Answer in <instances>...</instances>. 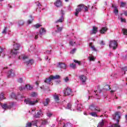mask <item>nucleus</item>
<instances>
[{"mask_svg":"<svg viewBox=\"0 0 127 127\" xmlns=\"http://www.w3.org/2000/svg\"><path fill=\"white\" fill-rule=\"evenodd\" d=\"M122 69H123V70L125 72H126V71H127V66H125V67H123Z\"/></svg>","mask_w":127,"mask_h":127,"instance_id":"50","label":"nucleus"},{"mask_svg":"<svg viewBox=\"0 0 127 127\" xmlns=\"http://www.w3.org/2000/svg\"><path fill=\"white\" fill-rule=\"evenodd\" d=\"M58 79H60V75H56L54 76L51 75L49 78H46L44 82L49 85H51V82L53 81V80H58Z\"/></svg>","mask_w":127,"mask_h":127,"instance_id":"3","label":"nucleus"},{"mask_svg":"<svg viewBox=\"0 0 127 127\" xmlns=\"http://www.w3.org/2000/svg\"><path fill=\"white\" fill-rule=\"evenodd\" d=\"M123 33L124 35H127V29H122Z\"/></svg>","mask_w":127,"mask_h":127,"instance_id":"33","label":"nucleus"},{"mask_svg":"<svg viewBox=\"0 0 127 127\" xmlns=\"http://www.w3.org/2000/svg\"><path fill=\"white\" fill-rule=\"evenodd\" d=\"M75 52H76V49H73L71 51H70V53L71 54H74V53H75Z\"/></svg>","mask_w":127,"mask_h":127,"instance_id":"45","label":"nucleus"},{"mask_svg":"<svg viewBox=\"0 0 127 127\" xmlns=\"http://www.w3.org/2000/svg\"><path fill=\"white\" fill-rule=\"evenodd\" d=\"M40 26H41V25H40L39 24H37L34 25V27H35V28H39Z\"/></svg>","mask_w":127,"mask_h":127,"instance_id":"42","label":"nucleus"},{"mask_svg":"<svg viewBox=\"0 0 127 127\" xmlns=\"http://www.w3.org/2000/svg\"><path fill=\"white\" fill-rule=\"evenodd\" d=\"M0 105L3 110H10L12 108V105L2 104V103H0Z\"/></svg>","mask_w":127,"mask_h":127,"instance_id":"7","label":"nucleus"},{"mask_svg":"<svg viewBox=\"0 0 127 127\" xmlns=\"http://www.w3.org/2000/svg\"><path fill=\"white\" fill-rule=\"evenodd\" d=\"M124 14L125 15H126V16H127V11H125L124 13Z\"/></svg>","mask_w":127,"mask_h":127,"instance_id":"59","label":"nucleus"},{"mask_svg":"<svg viewBox=\"0 0 127 127\" xmlns=\"http://www.w3.org/2000/svg\"><path fill=\"white\" fill-rule=\"evenodd\" d=\"M54 4L57 7H60V6H62V2L60 0H58L54 3Z\"/></svg>","mask_w":127,"mask_h":127,"instance_id":"12","label":"nucleus"},{"mask_svg":"<svg viewBox=\"0 0 127 127\" xmlns=\"http://www.w3.org/2000/svg\"><path fill=\"white\" fill-rule=\"evenodd\" d=\"M70 67L72 69H76V64H74V63L71 64H70Z\"/></svg>","mask_w":127,"mask_h":127,"instance_id":"35","label":"nucleus"},{"mask_svg":"<svg viewBox=\"0 0 127 127\" xmlns=\"http://www.w3.org/2000/svg\"><path fill=\"white\" fill-rule=\"evenodd\" d=\"M25 88L24 87H19V91H23V90H24Z\"/></svg>","mask_w":127,"mask_h":127,"instance_id":"52","label":"nucleus"},{"mask_svg":"<svg viewBox=\"0 0 127 127\" xmlns=\"http://www.w3.org/2000/svg\"><path fill=\"white\" fill-rule=\"evenodd\" d=\"M112 45V44H111V41H110V43L109 44V47L111 48V46Z\"/></svg>","mask_w":127,"mask_h":127,"instance_id":"63","label":"nucleus"},{"mask_svg":"<svg viewBox=\"0 0 127 127\" xmlns=\"http://www.w3.org/2000/svg\"><path fill=\"white\" fill-rule=\"evenodd\" d=\"M113 120L115 124L112 125V127H121L120 126V120L122 119V114L121 112L117 111L114 113L112 115Z\"/></svg>","mask_w":127,"mask_h":127,"instance_id":"1","label":"nucleus"},{"mask_svg":"<svg viewBox=\"0 0 127 127\" xmlns=\"http://www.w3.org/2000/svg\"><path fill=\"white\" fill-rule=\"evenodd\" d=\"M90 115L92 116V117H98V115L96 112H91L90 113Z\"/></svg>","mask_w":127,"mask_h":127,"instance_id":"34","label":"nucleus"},{"mask_svg":"<svg viewBox=\"0 0 127 127\" xmlns=\"http://www.w3.org/2000/svg\"><path fill=\"white\" fill-rule=\"evenodd\" d=\"M108 30V28L106 27H102L101 30H99V32L101 34H104L105 32H107V31Z\"/></svg>","mask_w":127,"mask_h":127,"instance_id":"17","label":"nucleus"},{"mask_svg":"<svg viewBox=\"0 0 127 127\" xmlns=\"http://www.w3.org/2000/svg\"><path fill=\"white\" fill-rule=\"evenodd\" d=\"M26 59H28V57L26 56H24L23 57V60H26Z\"/></svg>","mask_w":127,"mask_h":127,"instance_id":"51","label":"nucleus"},{"mask_svg":"<svg viewBox=\"0 0 127 127\" xmlns=\"http://www.w3.org/2000/svg\"><path fill=\"white\" fill-rule=\"evenodd\" d=\"M89 108L92 111H97L98 112H101V109L98 107H95V104H92L90 105Z\"/></svg>","mask_w":127,"mask_h":127,"instance_id":"11","label":"nucleus"},{"mask_svg":"<svg viewBox=\"0 0 127 127\" xmlns=\"http://www.w3.org/2000/svg\"><path fill=\"white\" fill-rule=\"evenodd\" d=\"M41 116V112H38L34 116V117L36 119H39Z\"/></svg>","mask_w":127,"mask_h":127,"instance_id":"23","label":"nucleus"},{"mask_svg":"<svg viewBox=\"0 0 127 127\" xmlns=\"http://www.w3.org/2000/svg\"><path fill=\"white\" fill-rule=\"evenodd\" d=\"M36 85H39V83H38V81L36 82Z\"/></svg>","mask_w":127,"mask_h":127,"instance_id":"61","label":"nucleus"},{"mask_svg":"<svg viewBox=\"0 0 127 127\" xmlns=\"http://www.w3.org/2000/svg\"><path fill=\"white\" fill-rule=\"evenodd\" d=\"M64 80L65 82H67L68 81H69V78L68 77H66L64 78Z\"/></svg>","mask_w":127,"mask_h":127,"instance_id":"46","label":"nucleus"},{"mask_svg":"<svg viewBox=\"0 0 127 127\" xmlns=\"http://www.w3.org/2000/svg\"><path fill=\"white\" fill-rule=\"evenodd\" d=\"M3 95V93H1L0 94V100H3V98H4V96Z\"/></svg>","mask_w":127,"mask_h":127,"instance_id":"43","label":"nucleus"},{"mask_svg":"<svg viewBox=\"0 0 127 127\" xmlns=\"http://www.w3.org/2000/svg\"><path fill=\"white\" fill-rule=\"evenodd\" d=\"M82 6H84L83 5H79L78 7L75 9L74 15L75 16H79V13L82 11Z\"/></svg>","mask_w":127,"mask_h":127,"instance_id":"6","label":"nucleus"},{"mask_svg":"<svg viewBox=\"0 0 127 127\" xmlns=\"http://www.w3.org/2000/svg\"><path fill=\"white\" fill-rule=\"evenodd\" d=\"M120 19H121L122 22H126V19H124V18L121 17L120 18Z\"/></svg>","mask_w":127,"mask_h":127,"instance_id":"55","label":"nucleus"},{"mask_svg":"<svg viewBox=\"0 0 127 127\" xmlns=\"http://www.w3.org/2000/svg\"><path fill=\"white\" fill-rule=\"evenodd\" d=\"M89 46L91 48L93 46V43L91 42L89 43Z\"/></svg>","mask_w":127,"mask_h":127,"instance_id":"58","label":"nucleus"},{"mask_svg":"<svg viewBox=\"0 0 127 127\" xmlns=\"http://www.w3.org/2000/svg\"><path fill=\"white\" fill-rule=\"evenodd\" d=\"M24 103H25V104L26 105H30V106H34V105H35V104H36V103H38V100H36V101H31L29 100V99H25L24 101Z\"/></svg>","mask_w":127,"mask_h":127,"instance_id":"5","label":"nucleus"},{"mask_svg":"<svg viewBox=\"0 0 127 127\" xmlns=\"http://www.w3.org/2000/svg\"><path fill=\"white\" fill-rule=\"evenodd\" d=\"M36 96V93L35 92H33L31 94V97H35Z\"/></svg>","mask_w":127,"mask_h":127,"instance_id":"54","label":"nucleus"},{"mask_svg":"<svg viewBox=\"0 0 127 127\" xmlns=\"http://www.w3.org/2000/svg\"><path fill=\"white\" fill-rule=\"evenodd\" d=\"M97 32H98V27L93 26L90 32L91 35H92V34H96Z\"/></svg>","mask_w":127,"mask_h":127,"instance_id":"10","label":"nucleus"},{"mask_svg":"<svg viewBox=\"0 0 127 127\" xmlns=\"http://www.w3.org/2000/svg\"><path fill=\"white\" fill-rule=\"evenodd\" d=\"M3 52V49H2L0 47V56H2V57H3V55L1 56V54H2Z\"/></svg>","mask_w":127,"mask_h":127,"instance_id":"38","label":"nucleus"},{"mask_svg":"<svg viewBox=\"0 0 127 127\" xmlns=\"http://www.w3.org/2000/svg\"><path fill=\"white\" fill-rule=\"evenodd\" d=\"M58 22H63V15H62L61 18L55 22V23H58Z\"/></svg>","mask_w":127,"mask_h":127,"instance_id":"28","label":"nucleus"},{"mask_svg":"<svg viewBox=\"0 0 127 127\" xmlns=\"http://www.w3.org/2000/svg\"><path fill=\"white\" fill-rule=\"evenodd\" d=\"M79 79L82 83H85L87 80V77L85 75H82L79 76Z\"/></svg>","mask_w":127,"mask_h":127,"instance_id":"13","label":"nucleus"},{"mask_svg":"<svg viewBox=\"0 0 127 127\" xmlns=\"http://www.w3.org/2000/svg\"><path fill=\"white\" fill-rule=\"evenodd\" d=\"M40 88H41V89H43V90H44H44H45V89H44V88H43L42 86H41V87H40Z\"/></svg>","mask_w":127,"mask_h":127,"instance_id":"62","label":"nucleus"},{"mask_svg":"<svg viewBox=\"0 0 127 127\" xmlns=\"http://www.w3.org/2000/svg\"><path fill=\"white\" fill-rule=\"evenodd\" d=\"M62 30H63V27H60L59 25H57V30H56L57 33H60Z\"/></svg>","mask_w":127,"mask_h":127,"instance_id":"14","label":"nucleus"},{"mask_svg":"<svg viewBox=\"0 0 127 127\" xmlns=\"http://www.w3.org/2000/svg\"><path fill=\"white\" fill-rule=\"evenodd\" d=\"M30 18L31 19L27 21L28 24H31V23H32V21H33L34 19L33 17H32V16H30Z\"/></svg>","mask_w":127,"mask_h":127,"instance_id":"26","label":"nucleus"},{"mask_svg":"<svg viewBox=\"0 0 127 127\" xmlns=\"http://www.w3.org/2000/svg\"><path fill=\"white\" fill-rule=\"evenodd\" d=\"M6 31H7V27H4V29L2 31L3 34H6Z\"/></svg>","mask_w":127,"mask_h":127,"instance_id":"32","label":"nucleus"},{"mask_svg":"<svg viewBox=\"0 0 127 127\" xmlns=\"http://www.w3.org/2000/svg\"><path fill=\"white\" fill-rule=\"evenodd\" d=\"M38 35H36L35 36V39H38Z\"/></svg>","mask_w":127,"mask_h":127,"instance_id":"60","label":"nucleus"},{"mask_svg":"<svg viewBox=\"0 0 127 127\" xmlns=\"http://www.w3.org/2000/svg\"><path fill=\"white\" fill-rule=\"evenodd\" d=\"M25 88H26L27 89L30 90H32V89H33V87L29 84H26L25 85Z\"/></svg>","mask_w":127,"mask_h":127,"instance_id":"24","label":"nucleus"},{"mask_svg":"<svg viewBox=\"0 0 127 127\" xmlns=\"http://www.w3.org/2000/svg\"><path fill=\"white\" fill-rule=\"evenodd\" d=\"M93 51H97V50L96 49V48H95V46H93L90 48Z\"/></svg>","mask_w":127,"mask_h":127,"instance_id":"47","label":"nucleus"},{"mask_svg":"<svg viewBox=\"0 0 127 127\" xmlns=\"http://www.w3.org/2000/svg\"><path fill=\"white\" fill-rule=\"evenodd\" d=\"M32 127V124L30 122H28L26 124V127Z\"/></svg>","mask_w":127,"mask_h":127,"instance_id":"36","label":"nucleus"},{"mask_svg":"<svg viewBox=\"0 0 127 127\" xmlns=\"http://www.w3.org/2000/svg\"><path fill=\"white\" fill-rule=\"evenodd\" d=\"M54 99L56 103H59V101H60V99L59 98V95L56 94V93H55V94L54 95Z\"/></svg>","mask_w":127,"mask_h":127,"instance_id":"16","label":"nucleus"},{"mask_svg":"<svg viewBox=\"0 0 127 127\" xmlns=\"http://www.w3.org/2000/svg\"><path fill=\"white\" fill-rule=\"evenodd\" d=\"M18 23L20 25H23L24 24V21L21 20L19 21Z\"/></svg>","mask_w":127,"mask_h":127,"instance_id":"39","label":"nucleus"},{"mask_svg":"<svg viewBox=\"0 0 127 127\" xmlns=\"http://www.w3.org/2000/svg\"><path fill=\"white\" fill-rule=\"evenodd\" d=\"M18 83H22L23 82V80L22 78H19L18 80Z\"/></svg>","mask_w":127,"mask_h":127,"instance_id":"48","label":"nucleus"},{"mask_svg":"<svg viewBox=\"0 0 127 127\" xmlns=\"http://www.w3.org/2000/svg\"><path fill=\"white\" fill-rule=\"evenodd\" d=\"M69 44H70V45H71V46H73V45H74V44H73L72 41H70L69 42Z\"/></svg>","mask_w":127,"mask_h":127,"instance_id":"57","label":"nucleus"},{"mask_svg":"<svg viewBox=\"0 0 127 127\" xmlns=\"http://www.w3.org/2000/svg\"><path fill=\"white\" fill-rule=\"evenodd\" d=\"M47 121H46V120H44V121H43V122H42V125H43V126H44V125H47Z\"/></svg>","mask_w":127,"mask_h":127,"instance_id":"41","label":"nucleus"},{"mask_svg":"<svg viewBox=\"0 0 127 127\" xmlns=\"http://www.w3.org/2000/svg\"><path fill=\"white\" fill-rule=\"evenodd\" d=\"M74 63H77L78 64V65H81V62H79L78 61H77L76 60H74Z\"/></svg>","mask_w":127,"mask_h":127,"instance_id":"44","label":"nucleus"},{"mask_svg":"<svg viewBox=\"0 0 127 127\" xmlns=\"http://www.w3.org/2000/svg\"><path fill=\"white\" fill-rule=\"evenodd\" d=\"M89 59V61H95V57H93V55H91V56H89L88 57Z\"/></svg>","mask_w":127,"mask_h":127,"instance_id":"31","label":"nucleus"},{"mask_svg":"<svg viewBox=\"0 0 127 127\" xmlns=\"http://www.w3.org/2000/svg\"><path fill=\"white\" fill-rule=\"evenodd\" d=\"M72 92L73 91H72L71 88L67 87L66 88H65L64 90V96H70V95H72Z\"/></svg>","mask_w":127,"mask_h":127,"instance_id":"4","label":"nucleus"},{"mask_svg":"<svg viewBox=\"0 0 127 127\" xmlns=\"http://www.w3.org/2000/svg\"><path fill=\"white\" fill-rule=\"evenodd\" d=\"M100 44V45H105V42L104 41H101Z\"/></svg>","mask_w":127,"mask_h":127,"instance_id":"53","label":"nucleus"},{"mask_svg":"<svg viewBox=\"0 0 127 127\" xmlns=\"http://www.w3.org/2000/svg\"><path fill=\"white\" fill-rule=\"evenodd\" d=\"M39 32L41 37L42 35H44V34H45V33H46V30H45V29H44V28H41V29L40 30Z\"/></svg>","mask_w":127,"mask_h":127,"instance_id":"18","label":"nucleus"},{"mask_svg":"<svg viewBox=\"0 0 127 127\" xmlns=\"http://www.w3.org/2000/svg\"><path fill=\"white\" fill-rule=\"evenodd\" d=\"M13 49L10 51V55L12 56H15L18 53V50H19V48L20 47V45L19 44L15 43V42H13Z\"/></svg>","mask_w":127,"mask_h":127,"instance_id":"2","label":"nucleus"},{"mask_svg":"<svg viewBox=\"0 0 127 127\" xmlns=\"http://www.w3.org/2000/svg\"><path fill=\"white\" fill-rule=\"evenodd\" d=\"M32 126H36V124H37V120L32 121L31 122Z\"/></svg>","mask_w":127,"mask_h":127,"instance_id":"37","label":"nucleus"},{"mask_svg":"<svg viewBox=\"0 0 127 127\" xmlns=\"http://www.w3.org/2000/svg\"><path fill=\"white\" fill-rule=\"evenodd\" d=\"M64 127H73V125L71 123H66Z\"/></svg>","mask_w":127,"mask_h":127,"instance_id":"29","label":"nucleus"},{"mask_svg":"<svg viewBox=\"0 0 127 127\" xmlns=\"http://www.w3.org/2000/svg\"><path fill=\"white\" fill-rule=\"evenodd\" d=\"M72 108V104L71 103H68L67 105V109H71Z\"/></svg>","mask_w":127,"mask_h":127,"instance_id":"40","label":"nucleus"},{"mask_svg":"<svg viewBox=\"0 0 127 127\" xmlns=\"http://www.w3.org/2000/svg\"><path fill=\"white\" fill-rule=\"evenodd\" d=\"M126 120L127 121V115H126Z\"/></svg>","mask_w":127,"mask_h":127,"instance_id":"64","label":"nucleus"},{"mask_svg":"<svg viewBox=\"0 0 127 127\" xmlns=\"http://www.w3.org/2000/svg\"><path fill=\"white\" fill-rule=\"evenodd\" d=\"M47 117H49V118H50L52 116V114L50 113H47Z\"/></svg>","mask_w":127,"mask_h":127,"instance_id":"49","label":"nucleus"},{"mask_svg":"<svg viewBox=\"0 0 127 127\" xmlns=\"http://www.w3.org/2000/svg\"><path fill=\"white\" fill-rule=\"evenodd\" d=\"M59 68L65 69L66 68V65L63 63H59Z\"/></svg>","mask_w":127,"mask_h":127,"instance_id":"21","label":"nucleus"},{"mask_svg":"<svg viewBox=\"0 0 127 127\" xmlns=\"http://www.w3.org/2000/svg\"><path fill=\"white\" fill-rule=\"evenodd\" d=\"M11 75H12V69H11L9 71H8V73H7L8 78H9V77H10Z\"/></svg>","mask_w":127,"mask_h":127,"instance_id":"30","label":"nucleus"},{"mask_svg":"<svg viewBox=\"0 0 127 127\" xmlns=\"http://www.w3.org/2000/svg\"><path fill=\"white\" fill-rule=\"evenodd\" d=\"M50 103V99L49 98H47L46 99L45 101L43 102V105L45 107H47L48 106V104Z\"/></svg>","mask_w":127,"mask_h":127,"instance_id":"15","label":"nucleus"},{"mask_svg":"<svg viewBox=\"0 0 127 127\" xmlns=\"http://www.w3.org/2000/svg\"><path fill=\"white\" fill-rule=\"evenodd\" d=\"M10 97L12 99H15V100H18L19 99V96H16L15 94L14 93H12Z\"/></svg>","mask_w":127,"mask_h":127,"instance_id":"20","label":"nucleus"},{"mask_svg":"<svg viewBox=\"0 0 127 127\" xmlns=\"http://www.w3.org/2000/svg\"><path fill=\"white\" fill-rule=\"evenodd\" d=\"M24 63H25L27 66H28V65L30 64V65H32V64H33L34 62H33V60H30L28 61H24Z\"/></svg>","mask_w":127,"mask_h":127,"instance_id":"19","label":"nucleus"},{"mask_svg":"<svg viewBox=\"0 0 127 127\" xmlns=\"http://www.w3.org/2000/svg\"><path fill=\"white\" fill-rule=\"evenodd\" d=\"M79 5H83V6H81L82 7V9H83V8H84V11H85L86 12H87V11H88V10H89V8H88V6H85V5L84 4H79Z\"/></svg>","mask_w":127,"mask_h":127,"instance_id":"22","label":"nucleus"},{"mask_svg":"<svg viewBox=\"0 0 127 127\" xmlns=\"http://www.w3.org/2000/svg\"><path fill=\"white\" fill-rule=\"evenodd\" d=\"M112 7L113 9V13L115 15H118L119 14V9H118V6L116 5L112 4Z\"/></svg>","mask_w":127,"mask_h":127,"instance_id":"8","label":"nucleus"},{"mask_svg":"<svg viewBox=\"0 0 127 127\" xmlns=\"http://www.w3.org/2000/svg\"><path fill=\"white\" fill-rule=\"evenodd\" d=\"M104 90H105V91H109V90H111V86L109 85H106L104 87Z\"/></svg>","mask_w":127,"mask_h":127,"instance_id":"25","label":"nucleus"},{"mask_svg":"<svg viewBox=\"0 0 127 127\" xmlns=\"http://www.w3.org/2000/svg\"><path fill=\"white\" fill-rule=\"evenodd\" d=\"M118 41L113 40L112 41V47L113 50H116L118 48Z\"/></svg>","mask_w":127,"mask_h":127,"instance_id":"9","label":"nucleus"},{"mask_svg":"<svg viewBox=\"0 0 127 127\" xmlns=\"http://www.w3.org/2000/svg\"><path fill=\"white\" fill-rule=\"evenodd\" d=\"M120 6H121V7H125V6H127V2L122 1L121 2Z\"/></svg>","mask_w":127,"mask_h":127,"instance_id":"27","label":"nucleus"},{"mask_svg":"<svg viewBox=\"0 0 127 127\" xmlns=\"http://www.w3.org/2000/svg\"><path fill=\"white\" fill-rule=\"evenodd\" d=\"M61 14H62V15H63L64 14V10H63V9H62V10H61Z\"/></svg>","mask_w":127,"mask_h":127,"instance_id":"56","label":"nucleus"}]
</instances>
